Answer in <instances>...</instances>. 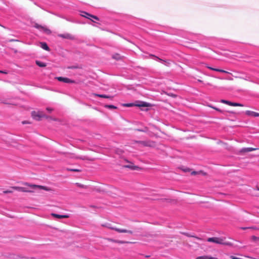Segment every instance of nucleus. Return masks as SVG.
Here are the masks:
<instances>
[{"instance_id":"1","label":"nucleus","mask_w":259,"mask_h":259,"mask_svg":"<svg viewBox=\"0 0 259 259\" xmlns=\"http://www.w3.org/2000/svg\"><path fill=\"white\" fill-rule=\"evenodd\" d=\"M24 185L27 187L13 186L11 187V188L14 190L27 193H34L35 191L38 190H44L47 191H52L53 190L51 188L45 186L31 184L28 183H25Z\"/></svg>"},{"instance_id":"2","label":"nucleus","mask_w":259,"mask_h":259,"mask_svg":"<svg viewBox=\"0 0 259 259\" xmlns=\"http://www.w3.org/2000/svg\"><path fill=\"white\" fill-rule=\"evenodd\" d=\"M207 241L209 242H213L218 244H221L227 246H232V243L226 241L225 238L222 237H210L208 238Z\"/></svg>"},{"instance_id":"3","label":"nucleus","mask_w":259,"mask_h":259,"mask_svg":"<svg viewBox=\"0 0 259 259\" xmlns=\"http://www.w3.org/2000/svg\"><path fill=\"white\" fill-rule=\"evenodd\" d=\"M102 226L111 230H115V231L120 233H129L130 234H132L133 233V232L131 230H128L125 229H120L119 228L113 227L112 224L109 223H104L102 224Z\"/></svg>"},{"instance_id":"4","label":"nucleus","mask_w":259,"mask_h":259,"mask_svg":"<svg viewBox=\"0 0 259 259\" xmlns=\"http://www.w3.org/2000/svg\"><path fill=\"white\" fill-rule=\"evenodd\" d=\"M31 116L36 120H40L42 118H48V116L45 114L42 111H32Z\"/></svg>"},{"instance_id":"5","label":"nucleus","mask_w":259,"mask_h":259,"mask_svg":"<svg viewBox=\"0 0 259 259\" xmlns=\"http://www.w3.org/2000/svg\"><path fill=\"white\" fill-rule=\"evenodd\" d=\"M136 143L140 144L143 147H153L155 146V143L152 141H136Z\"/></svg>"},{"instance_id":"6","label":"nucleus","mask_w":259,"mask_h":259,"mask_svg":"<svg viewBox=\"0 0 259 259\" xmlns=\"http://www.w3.org/2000/svg\"><path fill=\"white\" fill-rule=\"evenodd\" d=\"M221 102L226 104L227 105H228L229 106H239V107H243L244 106L242 104L235 103V102H230V101H229L227 100H222L221 101Z\"/></svg>"},{"instance_id":"7","label":"nucleus","mask_w":259,"mask_h":259,"mask_svg":"<svg viewBox=\"0 0 259 259\" xmlns=\"http://www.w3.org/2000/svg\"><path fill=\"white\" fill-rule=\"evenodd\" d=\"M58 36L60 37L70 40H74L75 39V37L74 35L68 33H66L64 34H58Z\"/></svg>"},{"instance_id":"8","label":"nucleus","mask_w":259,"mask_h":259,"mask_svg":"<svg viewBox=\"0 0 259 259\" xmlns=\"http://www.w3.org/2000/svg\"><path fill=\"white\" fill-rule=\"evenodd\" d=\"M56 79L59 81H62L65 83H73L75 82L74 80H71L70 79L67 77H56Z\"/></svg>"},{"instance_id":"9","label":"nucleus","mask_w":259,"mask_h":259,"mask_svg":"<svg viewBox=\"0 0 259 259\" xmlns=\"http://www.w3.org/2000/svg\"><path fill=\"white\" fill-rule=\"evenodd\" d=\"M245 114L248 116L258 117L259 113H257L252 111L247 110L245 111Z\"/></svg>"},{"instance_id":"10","label":"nucleus","mask_w":259,"mask_h":259,"mask_svg":"<svg viewBox=\"0 0 259 259\" xmlns=\"http://www.w3.org/2000/svg\"><path fill=\"white\" fill-rule=\"evenodd\" d=\"M106 240H107L108 241L116 243L118 244H124V243H130V242L128 241H122V240H115L112 238H106Z\"/></svg>"},{"instance_id":"11","label":"nucleus","mask_w":259,"mask_h":259,"mask_svg":"<svg viewBox=\"0 0 259 259\" xmlns=\"http://www.w3.org/2000/svg\"><path fill=\"white\" fill-rule=\"evenodd\" d=\"M82 17H84L87 18H88V19H90V17H92V18H94L95 19L97 20H99V18L98 17H97V16H94V15H92L91 14H90L87 12H82V14L81 15Z\"/></svg>"},{"instance_id":"12","label":"nucleus","mask_w":259,"mask_h":259,"mask_svg":"<svg viewBox=\"0 0 259 259\" xmlns=\"http://www.w3.org/2000/svg\"><path fill=\"white\" fill-rule=\"evenodd\" d=\"M205 66L211 70H214V71H218V72H223V73H229V74H231V73L227 71H225L224 70H222V69H217V68H212V67H209L208 66H207V65H205Z\"/></svg>"},{"instance_id":"13","label":"nucleus","mask_w":259,"mask_h":259,"mask_svg":"<svg viewBox=\"0 0 259 259\" xmlns=\"http://www.w3.org/2000/svg\"><path fill=\"white\" fill-rule=\"evenodd\" d=\"M51 215L59 219L69 218V216L68 215H60L54 213H52L51 214Z\"/></svg>"},{"instance_id":"14","label":"nucleus","mask_w":259,"mask_h":259,"mask_svg":"<svg viewBox=\"0 0 259 259\" xmlns=\"http://www.w3.org/2000/svg\"><path fill=\"white\" fill-rule=\"evenodd\" d=\"M256 149H256V148H251V147H249V148H243V149H242L240 151V153L249 152H251V151H254V150H256Z\"/></svg>"},{"instance_id":"15","label":"nucleus","mask_w":259,"mask_h":259,"mask_svg":"<svg viewBox=\"0 0 259 259\" xmlns=\"http://www.w3.org/2000/svg\"><path fill=\"white\" fill-rule=\"evenodd\" d=\"M93 95L94 96H95V97H99L100 98L110 99L111 100L113 99V97L107 96L105 95H101V94H93Z\"/></svg>"},{"instance_id":"16","label":"nucleus","mask_w":259,"mask_h":259,"mask_svg":"<svg viewBox=\"0 0 259 259\" xmlns=\"http://www.w3.org/2000/svg\"><path fill=\"white\" fill-rule=\"evenodd\" d=\"M135 105L138 107H148L151 106L150 103L145 102H141L140 104H136Z\"/></svg>"},{"instance_id":"17","label":"nucleus","mask_w":259,"mask_h":259,"mask_svg":"<svg viewBox=\"0 0 259 259\" xmlns=\"http://www.w3.org/2000/svg\"><path fill=\"white\" fill-rule=\"evenodd\" d=\"M40 47L42 49H43L44 50H45L46 51H50V48L48 47V46L46 42H40Z\"/></svg>"},{"instance_id":"18","label":"nucleus","mask_w":259,"mask_h":259,"mask_svg":"<svg viewBox=\"0 0 259 259\" xmlns=\"http://www.w3.org/2000/svg\"><path fill=\"white\" fill-rule=\"evenodd\" d=\"M182 234L184 235H185V236H187V237H193V238H195L196 239L199 240H201V238H199L198 237H197L196 236L191 235L189 233H187V232H182Z\"/></svg>"},{"instance_id":"19","label":"nucleus","mask_w":259,"mask_h":259,"mask_svg":"<svg viewBox=\"0 0 259 259\" xmlns=\"http://www.w3.org/2000/svg\"><path fill=\"white\" fill-rule=\"evenodd\" d=\"M123 57L120 56L119 54H115L112 56V58L116 60H120L123 59Z\"/></svg>"},{"instance_id":"20","label":"nucleus","mask_w":259,"mask_h":259,"mask_svg":"<svg viewBox=\"0 0 259 259\" xmlns=\"http://www.w3.org/2000/svg\"><path fill=\"white\" fill-rule=\"evenodd\" d=\"M196 259H218L216 257H212L210 256H198Z\"/></svg>"},{"instance_id":"21","label":"nucleus","mask_w":259,"mask_h":259,"mask_svg":"<svg viewBox=\"0 0 259 259\" xmlns=\"http://www.w3.org/2000/svg\"><path fill=\"white\" fill-rule=\"evenodd\" d=\"M35 63L37 65H38L40 67H45L47 66V65L45 63L40 62L38 60H36L35 61Z\"/></svg>"},{"instance_id":"22","label":"nucleus","mask_w":259,"mask_h":259,"mask_svg":"<svg viewBox=\"0 0 259 259\" xmlns=\"http://www.w3.org/2000/svg\"><path fill=\"white\" fill-rule=\"evenodd\" d=\"M42 31L46 32L47 34L51 33V31L48 29L47 27L44 26L43 29L42 30Z\"/></svg>"},{"instance_id":"23","label":"nucleus","mask_w":259,"mask_h":259,"mask_svg":"<svg viewBox=\"0 0 259 259\" xmlns=\"http://www.w3.org/2000/svg\"><path fill=\"white\" fill-rule=\"evenodd\" d=\"M34 26V27H35L36 28H37V29H39V30H41V31H42V29H43V27H44V26H41V25H39V24H37V23H35Z\"/></svg>"},{"instance_id":"24","label":"nucleus","mask_w":259,"mask_h":259,"mask_svg":"<svg viewBox=\"0 0 259 259\" xmlns=\"http://www.w3.org/2000/svg\"><path fill=\"white\" fill-rule=\"evenodd\" d=\"M34 26V27H35L36 28H37V29H39V30H41V31H42V29H43V27H44V26H41V25H39V24H37V23H35Z\"/></svg>"},{"instance_id":"25","label":"nucleus","mask_w":259,"mask_h":259,"mask_svg":"<svg viewBox=\"0 0 259 259\" xmlns=\"http://www.w3.org/2000/svg\"><path fill=\"white\" fill-rule=\"evenodd\" d=\"M105 107H106L107 108H109V109H117V107H116L114 105H105Z\"/></svg>"},{"instance_id":"26","label":"nucleus","mask_w":259,"mask_h":259,"mask_svg":"<svg viewBox=\"0 0 259 259\" xmlns=\"http://www.w3.org/2000/svg\"><path fill=\"white\" fill-rule=\"evenodd\" d=\"M76 185L77 187H79V188H83V189H87V186H85V185H84L83 184H80V183H76Z\"/></svg>"},{"instance_id":"27","label":"nucleus","mask_w":259,"mask_h":259,"mask_svg":"<svg viewBox=\"0 0 259 259\" xmlns=\"http://www.w3.org/2000/svg\"><path fill=\"white\" fill-rule=\"evenodd\" d=\"M251 239L254 242H257L259 241V237H256L255 236H252Z\"/></svg>"},{"instance_id":"28","label":"nucleus","mask_w":259,"mask_h":259,"mask_svg":"<svg viewBox=\"0 0 259 259\" xmlns=\"http://www.w3.org/2000/svg\"><path fill=\"white\" fill-rule=\"evenodd\" d=\"M136 131L142 132H147L148 131V128L147 127H144L143 129H137Z\"/></svg>"},{"instance_id":"29","label":"nucleus","mask_w":259,"mask_h":259,"mask_svg":"<svg viewBox=\"0 0 259 259\" xmlns=\"http://www.w3.org/2000/svg\"><path fill=\"white\" fill-rule=\"evenodd\" d=\"M242 230H246V229H250V230H256V228L254 227H241L240 228Z\"/></svg>"},{"instance_id":"30","label":"nucleus","mask_w":259,"mask_h":259,"mask_svg":"<svg viewBox=\"0 0 259 259\" xmlns=\"http://www.w3.org/2000/svg\"><path fill=\"white\" fill-rule=\"evenodd\" d=\"M209 107L211 108H212V109H214V110H217V111H219V112H221V113H223L224 112V111L223 110H221V109H219V108H218L217 107H213V106H210V105L209 106Z\"/></svg>"},{"instance_id":"31","label":"nucleus","mask_w":259,"mask_h":259,"mask_svg":"<svg viewBox=\"0 0 259 259\" xmlns=\"http://www.w3.org/2000/svg\"><path fill=\"white\" fill-rule=\"evenodd\" d=\"M76 158H79V159H81L82 160H92V161H93V159H91L87 157H76Z\"/></svg>"},{"instance_id":"32","label":"nucleus","mask_w":259,"mask_h":259,"mask_svg":"<svg viewBox=\"0 0 259 259\" xmlns=\"http://www.w3.org/2000/svg\"><path fill=\"white\" fill-rule=\"evenodd\" d=\"M150 56H152V57H156V58H157V59H158L159 60H160V61H163V62H167V63L169 64V63L168 62H167V61H165V60H162L161 59H160V58H158V57H156V56H154V55H151Z\"/></svg>"},{"instance_id":"33","label":"nucleus","mask_w":259,"mask_h":259,"mask_svg":"<svg viewBox=\"0 0 259 259\" xmlns=\"http://www.w3.org/2000/svg\"><path fill=\"white\" fill-rule=\"evenodd\" d=\"M164 200L167 202L171 203L172 201H174V200L170 199H164Z\"/></svg>"},{"instance_id":"34","label":"nucleus","mask_w":259,"mask_h":259,"mask_svg":"<svg viewBox=\"0 0 259 259\" xmlns=\"http://www.w3.org/2000/svg\"><path fill=\"white\" fill-rule=\"evenodd\" d=\"M123 105L125 107H132L134 105V104L132 103H130V104H125Z\"/></svg>"},{"instance_id":"35","label":"nucleus","mask_w":259,"mask_h":259,"mask_svg":"<svg viewBox=\"0 0 259 259\" xmlns=\"http://www.w3.org/2000/svg\"><path fill=\"white\" fill-rule=\"evenodd\" d=\"M13 192V191L11 190H6L3 192L4 194H7V193H12Z\"/></svg>"},{"instance_id":"36","label":"nucleus","mask_w":259,"mask_h":259,"mask_svg":"<svg viewBox=\"0 0 259 259\" xmlns=\"http://www.w3.org/2000/svg\"><path fill=\"white\" fill-rule=\"evenodd\" d=\"M69 170L71 171H80V170L78 169H70Z\"/></svg>"},{"instance_id":"37","label":"nucleus","mask_w":259,"mask_h":259,"mask_svg":"<svg viewBox=\"0 0 259 259\" xmlns=\"http://www.w3.org/2000/svg\"><path fill=\"white\" fill-rule=\"evenodd\" d=\"M47 110L49 111L50 112H52L53 111V108H50V107H48L47 108Z\"/></svg>"},{"instance_id":"38","label":"nucleus","mask_w":259,"mask_h":259,"mask_svg":"<svg viewBox=\"0 0 259 259\" xmlns=\"http://www.w3.org/2000/svg\"><path fill=\"white\" fill-rule=\"evenodd\" d=\"M48 118H46L47 119H49L53 120H56V118H53L51 116H48Z\"/></svg>"},{"instance_id":"39","label":"nucleus","mask_w":259,"mask_h":259,"mask_svg":"<svg viewBox=\"0 0 259 259\" xmlns=\"http://www.w3.org/2000/svg\"><path fill=\"white\" fill-rule=\"evenodd\" d=\"M4 104H7V105H16V104H12V103H7V102H3Z\"/></svg>"},{"instance_id":"40","label":"nucleus","mask_w":259,"mask_h":259,"mask_svg":"<svg viewBox=\"0 0 259 259\" xmlns=\"http://www.w3.org/2000/svg\"><path fill=\"white\" fill-rule=\"evenodd\" d=\"M168 96H171V97H176V95L173 94H168Z\"/></svg>"},{"instance_id":"41","label":"nucleus","mask_w":259,"mask_h":259,"mask_svg":"<svg viewBox=\"0 0 259 259\" xmlns=\"http://www.w3.org/2000/svg\"><path fill=\"white\" fill-rule=\"evenodd\" d=\"M0 73H4V74H7V73L6 72L4 71H1V70H0Z\"/></svg>"},{"instance_id":"42","label":"nucleus","mask_w":259,"mask_h":259,"mask_svg":"<svg viewBox=\"0 0 259 259\" xmlns=\"http://www.w3.org/2000/svg\"><path fill=\"white\" fill-rule=\"evenodd\" d=\"M197 174V172H196V171H193V172H192V174H193V175H195V174Z\"/></svg>"},{"instance_id":"43","label":"nucleus","mask_w":259,"mask_h":259,"mask_svg":"<svg viewBox=\"0 0 259 259\" xmlns=\"http://www.w3.org/2000/svg\"><path fill=\"white\" fill-rule=\"evenodd\" d=\"M198 81L199 82H202V81L201 80H200V79H198Z\"/></svg>"},{"instance_id":"44","label":"nucleus","mask_w":259,"mask_h":259,"mask_svg":"<svg viewBox=\"0 0 259 259\" xmlns=\"http://www.w3.org/2000/svg\"><path fill=\"white\" fill-rule=\"evenodd\" d=\"M229 79L230 80H232L233 78H229Z\"/></svg>"},{"instance_id":"45","label":"nucleus","mask_w":259,"mask_h":259,"mask_svg":"<svg viewBox=\"0 0 259 259\" xmlns=\"http://www.w3.org/2000/svg\"><path fill=\"white\" fill-rule=\"evenodd\" d=\"M229 112H230V113H234V112H233V111H229Z\"/></svg>"},{"instance_id":"46","label":"nucleus","mask_w":259,"mask_h":259,"mask_svg":"<svg viewBox=\"0 0 259 259\" xmlns=\"http://www.w3.org/2000/svg\"><path fill=\"white\" fill-rule=\"evenodd\" d=\"M22 123H23V124H25V123H26L27 122H26V121H23V122H22Z\"/></svg>"},{"instance_id":"47","label":"nucleus","mask_w":259,"mask_h":259,"mask_svg":"<svg viewBox=\"0 0 259 259\" xmlns=\"http://www.w3.org/2000/svg\"><path fill=\"white\" fill-rule=\"evenodd\" d=\"M149 256H148V255H146V257H148Z\"/></svg>"},{"instance_id":"48","label":"nucleus","mask_w":259,"mask_h":259,"mask_svg":"<svg viewBox=\"0 0 259 259\" xmlns=\"http://www.w3.org/2000/svg\"><path fill=\"white\" fill-rule=\"evenodd\" d=\"M257 190H259V188H258Z\"/></svg>"}]
</instances>
